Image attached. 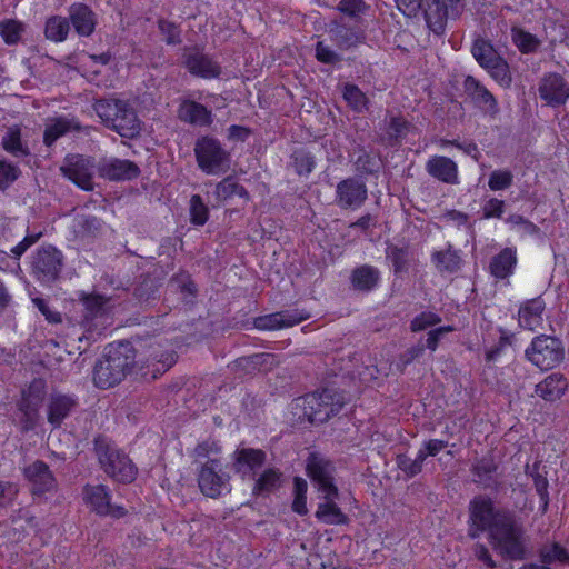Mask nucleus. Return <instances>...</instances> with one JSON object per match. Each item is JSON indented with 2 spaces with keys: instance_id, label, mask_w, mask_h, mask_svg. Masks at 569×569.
<instances>
[{
  "instance_id": "1",
  "label": "nucleus",
  "mask_w": 569,
  "mask_h": 569,
  "mask_svg": "<svg viewBox=\"0 0 569 569\" xmlns=\"http://www.w3.org/2000/svg\"><path fill=\"white\" fill-rule=\"evenodd\" d=\"M176 362V353L162 350L159 345H150L146 357L136 360V351L129 342L108 347L104 356L93 369V382L100 389H109L121 382L136 367L144 379H157Z\"/></svg>"
},
{
  "instance_id": "2",
  "label": "nucleus",
  "mask_w": 569,
  "mask_h": 569,
  "mask_svg": "<svg viewBox=\"0 0 569 569\" xmlns=\"http://www.w3.org/2000/svg\"><path fill=\"white\" fill-rule=\"evenodd\" d=\"M470 536L488 531L493 550L510 560H521L526 556L523 526L516 513L506 508H496L489 497L478 496L470 502Z\"/></svg>"
},
{
  "instance_id": "3",
  "label": "nucleus",
  "mask_w": 569,
  "mask_h": 569,
  "mask_svg": "<svg viewBox=\"0 0 569 569\" xmlns=\"http://www.w3.org/2000/svg\"><path fill=\"white\" fill-rule=\"evenodd\" d=\"M93 109L102 122L123 138H134L140 132L136 111L127 102L116 99L98 100Z\"/></svg>"
},
{
  "instance_id": "4",
  "label": "nucleus",
  "mask_w": 569,
  "mask_h": 569,
  "mask_svg": "<svg viewBox=\"0 0 569 569\" xmlns=\"http://www.w3.org/2000/svg\"><path fill=\"white\" fill-rule=\"evenodd\" d=\"M94 449L104 472L113 480L130 483L136 479L137 467L131 459L104 438H97Z\"/></svg>"
},
{
  "instance_id": "5",
  "label": "nucleus",
  "mask_w": 569,
  "mask_h": 569,
  "mask_svg": "<svg viewBox=\"0 0 569 569\" xmlns=\"http://www.w3.org/2000/svg\"><path fill=\"white\" fill-rule=\"evenodd\" d=\"M305 415L312 423H322L340 412L346 397L335 388H323L303 398Z\"/></svg>"
},
{
  "instance_id": "6",
  "label": "nucleus",
  "mask_w": 569,
  "mask_h": 569,
  "mask_svg": "<svg viewBox=\"0 0 569 569\" xmlns=\"http://www.w3.org/2000/svg\"><path fill=\"white\" fill-rule=\"evenodd\" d=\"M230 475L223 469L220 459H209L197 467V482L200 492L218 499L231 492Z\"/></svg>"
},
{
  "instance_id": "7",
  "label": "nucleus",
  "mask_w": 569,
  "mask_h": 569,
  "mask_svg": "<svg viewBox=\"0 0 569 569\" xmlns=\"http://www.w3.org/2000/svg\"><path fill=\"white\" fill-rule=\"evenodd\" d=\"M525 356L528 361L539 369L550 370L565 359L563 343L553 336L540 335L532 339L525 351Z\"/></svg>"
},
{
  "instance_id": "8",
  "label": "nucleus",
  "mask_w": 569,
  "mask_h": 569,
  "mask_svg": "<svg viewBox=\"0 0 569 569\" xmlns=\"http://www.w3.org/2000/svg\"><path fill=\"white\" fill-rule=\"evenodd\" d=\"M63 254L53 246H42L32 256L31 273L43 286H51L61 274Z\"/></svg>"
},
{
  "instance_id": "9",
  "label": "nucleus",
  "mask_w": 569,
  "mask_h": 569,
  "mask_svg": "<svg viewBox=\"0 0 569 569\" xmlns=\"http://www.w3.org/2000/svg\"><path fill=\"white\" fill-rule=\"evenodd\" d=\"M199 168L207 174H219L229 169L230 156L221 143L213 138L203 137L194 147Z\"/></svg>"
},
{
  "instance_id": "10",
  "label": "nucleus",
  "mask_w": 569,
  "mask_h": 569,
  "mask_svg": "<svg viewBox=\"0 0 569 569\" xmlns=\"http://www.w3.org/2000/svg\"><path fill=\"white\" fill-rule=\"evenodd\" d=\"M98 163L94 158L83 154H68L60 171L63 177L72 181L77 187L84 191L94 189L93 177L97 171Z\"/></svg>"
},
{
  "instance_id": "11",
  "label": "nucleus",
  "mask_w": 569,
  "mask_h": 569,
  "mask_svg": "<svg viewBox=\"0 0 569 569\" xmlns=\"http://www.w3.org/2000/svg\"><path fill=\"white\" fill-rule=\"evenodd\" d=\"M306 471L319 492L336 493L335 466L331 461L318 453H310L307 459Z\"/></svg>"
},
{
  "instance_id": "12",
  "label": "nucleus",
  "mask_w": 569,
  "mask_h": 569,
  "mask_svg": "<svg viewBox=\"0 0 569 569\" xmlns=\"http://www.w3.org/2000/svg\"><path fill=\"white\" fill-rule=\"evenodd\" d=\"M463 8L462 0H432L425 10L426 22L436 34L445 31L447 20L457 18Z\"/></svg>"
},
{
  "instance_id": "13",
  "label": "nucleus",
  "mask_w": 569,
  "mask_h": 569,
  "mask_svg": "<svg viewBox=\"0 0 569 569\" xmlns=\"http://www.w3.org/2000/svg\"><path fill=\"white\" fill-rule=\"evenodd\" d=\"M43 397L44 390L41 382H33L27 389L22 390L18 409L23 415V430L28 431L36 427Z\"/></svg>"
},
{
  "instance_id": "14",
  "label": "nucleus",
  "mask_w": 569,
  "mask_h": 569,
  "mask_svg": "<svg viewBox=\"0 0 569 569\" xmlns=\"http://www.w3.org/2000/svg\"><path fill=\"white\" fill-rule=\"evenodd\" d=\"M538 92L548 106L559 107L569 98V83L560 73H546L539 82Z\"/></svg>"
},
{
  "instance_id": "15",
  "label": "nucleus",
  "mask_w": 569,
  "mask_h": 569,
  "mask_svg": "<svg viewBox=\"0 0 569 569\" xmlns=\"http://www.w3.org/2000/svg\"><path fill=\"white\" fill-rule=\"evenodd\" d=\"M83 497L98 515L112 518H121L126 515L123 507L110 502V492L104 485H87L83 488Z\"/></svg>"
},
{
  "instance_id": "16",
  "label": "nucleus",
  "mask_w": 569,
  "mask_h": 569,
  "mask_svg": "<svg viewBox=\"0 0 569 569\" xmlns=\"http://www.w3.org/2000/svg\"><path fill=\"white\" fill-rule=\"evenodd\" d=\"M367 196L366 183L356 178L345 179L336 188V203L341 209H358Z\"/></svg>"
},
{
  "instance_id": "17",
  "label": "nucleus",
  "mask_w": 569,
  "mask_h": 569,
  "mask_svg": "<svg viewBox=\"0 0 569 569\" xmlns=\"http://www.w3.org/2000/svg\"><path fill=\"white\" fill-rule=\"evenodd\" d=\"M97 171L101 178L111 181L132 180L140 174V169L133 161L119 158L100 159Z\"/></svg>"
},
{
  "instance_id": "18",
  "label": "nucleus",
  "mask_w": 569,
  "mask_h": 569,
  "mask_svg": "<svg viewBox=\"0 0 569 569\" xmlns=\"http://www.w3.org/2000/svg\"><path fill=\"white\" fill-rule=\"evenodd\" d=\"M308 318L309 313L303 310L288 309L257 317L253 325L259 330H279L299 325Z\"/></svg>"
},
{
  "instance_id": "19",
  "label": "nucleus",
  "mask_w": 569,
  "mask_h": 569,
  "mask_svg": "<svg viewBox=\"0 0 569 569\" xmlns=\"http://www.w3.org/2000/svg\"><path fill=\"white\" fill-rule=\"evenodd\" d=\"M79 401L76 396L52 392L47 401V419L53 428H59L64 419L78 408Z\"/></svg>"
},
{
  "instance_id": "20",
  "label": "nucleus",
  "mask_w": 569,
  "mask_h": 569,
  "mask_svg": "<svg viewBox=\"0 0 569 569\" xmlns=\"http://www.w3.org/2000/svg\"><path fill=\"white\" fill-rule=\"evenodd\" d=\"M328 34L331 40L340 50H349L365 39L363 31L353 22L351 26H347L342 19L332 20L328 26Z\"/></svg>"
},
{
  "instance_id": "21",
  "label": "nucleus",
  "mask_w": 569,
  "mask_h": 569,
  "mask_svg": "<svg viewBox=\"0 0 569 569\" xmlns=\"http://www.w3.org/2000/svg\"><path fill=\"white\" fill-rule=\"evenodd\" d=\"M23 475L31 483V492L33 495H43L56 489L57 480L52 475L49 466L36 460L23 469Z\"/></svg>"
},
{
  "instance_id": "22",
  "label": "nucleus",
  "mask_w": 569,
  "mask_h": 569,
  "mask_svg": "<svg viewBox=\"0 0 569 569\" xmlns=\"http://www.w3.org/2000/svg\"><path fill=\"white\" fill-rule=\"evenodd\" d=\"M465 93L482 111L495 116L498 113V102L493 94L472 76H467L463 81Z\"/></svg>"
},
{
  "instance_id": "23",
  "label": "nucleus",
  "mask_w": 569,
  "mask_h": 569,
  "mask_svg": "<svg viewBox=\"0 0 569 569\" xmlns=\"http://www.w3.org/2000/svg\"><path fill=\"white\" fill-rule=\"evenodd\" d=\"M184 64L190 73L201 78H217L220 76L221 68L212 58L198 50H186Z\"/></svg>"
},
{
  "instance_id": "24",
  "label": "nucleus",
  "mask_w": 569,
  "mask_h": 569,
  "mask_svg": "<svg viewBox=\"0 0 569 569\" xmlns=\"http://www.w3.org/2000/svg\"><path fill=\"white\" fill-rule=\"evenodd\" d=\"M426 171L430 177L443 183L457 184L459 182L458 166L448 157L432 156L426 162Z\"/></svg>"
},
{
  "instance_id": "25",
  "label": "nucleus",
  "mask_w": 569,
  "mask_h": 569,
  "mask_svg": "<svg viewBox=\"0 0 569 569\" xmlns=\"http://www.w3.org/2000/svg\"><path fill=\"white\" fill-rule=\"evenodd\" d=\"M471 472L473 482L485 489L497 488L499 485L498 463L491 453L478 459L472 465Z\"/></svg>"
},
{
  "instance_id": "26",
  "label": "nucleus",
  "mask_w": 569,
  "mask_h": 569,
  "mask_svg": "<svg viewBox=\"0 0 569 569\" xmlns=\"http://www.w3.org/2000/svg\"><path fill=\"white\" fill-rule=\"evenodd\" d=\"M69 23L71 22L76 32L81 37H89L96 28V14L84 3H73L68 9Z\"/></svg>"
},
{
  "instance_id": "27",
  "label": "nucleus",
  "mask_w": 569,
  "mask_h": 569,
  "mask_svg": "<svg viewBox=\"0 0 569 569\" xmlns=\"http://www.w3.org/2000/svg\"><path fill=\"white\" fill-rule=\"evenodd\" d=\"M236 472L242 477L251 476L256 469L260 468L266 461V452L261 449L242 448L233 453Z\"/></svg>"
},
{
  "instance_id": "28",
  "label": "nucleus",
  "mask_w": 569,
  "mask_h": 569,
  "mask_svg": "<svg viewBox=\"0 0 569 569\" xmlns=\"http://www.w3.org/2000/svg\"><path fill=\"white\" fill-rule=\"evenodd\" d=\"M321 495L323 502L318 505L317 511L315 513L316 518L326 525L347 523L348 517L336 503V500L339 498L338 489L336 490L335 495H329L328 492H323Z\"/></svg>"
},
{
  "instance_id": "29",
  "label": "nucleus",
  "mask_w": 569,
  "mask_h": 569,
  "mask_svg": "<svg viewBox=\"0 0 569 569\" xmlns=\"http://www.w3.org/2000/svg\"><path fill=\"white\" fill-rule=\"evenodd\" d=\"M545 309L546 302L541 297L525 301L518 311L520 326L528 330H535L540 327Z\"/></svg>"
},
{
  "instance_id": "30",
  "label": "nucleus",
  "mask_w": 569,
  "mask_h": 569,
  "mask_svg": "<svg viewBox=\"0 0 569 569\" xmlns=\"http://www.w3.org/2000/svg\"><path fill=\"white\" fill-rule=\"evenodd\" d=\"M178 118L183 122L199 127L209 126L212 122L211 111L192 100L181 102L178 109Z\"/></svg>"
},
{
  "instance_id": "31",
  "label": "nucleus",
  "mask_w": 569,
  "mask_h": 569,
  "mask_svg": "<svg viewBox=\"0 0 569 569\" xmlns=\"http://www.w3.org/2000/svg\"><path fill=\"white\" fill-rule=\"evenodd\" d=\"M82 126L76 118L59 117L52 119L43 132V143L51 147L59 138L71 131H81Z\"/></svg>"
},
{
  "instance_id": "32",
  "label": "nucleus",
  "mask_w": 569,
  "mask_h": 569,
  "mask_svg": "<svg viewBox=\"0 0 569 569\" xmlns=\"http://www.w3.org/2000/svg\"><path fill=\"white\" fill-rule=\"evenodd\" d=\"M431 262L440 273H455L460 269L462 258L459 250L447 243L445 249L431 253Z\"/></svg>"
},
{
  "instance_id": "33",
  "label": "nucleus",
  "mask_w": 569,
  "mask_h": 569,
  "mask_svg": "<svg viewBox=\"0 0 569 569\" xmlns=\"http://www.w3.org/2000/svg\"><path fill=\"white\" fill-rule=\"evenodd\" d=\"M381 274L378 268L362 264L352 270L350 281L353 289L368 292L378 286Z\"/></svg>"
},
{
  "instance_id": "34",
  "label": "nucleus",
  "mask_w": 569,
  "mask_h": 569,
  "mask_svg": "<svg viewBox=\"0 0 569 569\" xmlns=\"http://www.w3.org/2000/svg\"><path fill=\"white\" fill-rule=\"evenodd\" d=\"M567 379L559 373H552L536 386V393L546 401H556L567 390Z\"/></svg>"
},
{
  "instance_id": "35",
  "label": "nucleus",
  "mask_w": 569,
  "mask_h": 569,
  "mask_svg": "<svg viewBox=\"0 0 569 569\" xmlns=\"http://www.w3.org/2000/svg\"><path fill=\"white\" fill-rule=\"evenodd\" d=\"M517 264L516 250L505 248L490 261V273L497 279H506L512 274Z\"/></svg>"
},
{
  "instance_id": "36",
  "label": "nucleus",
  "mask_w": 569,
  "mask_h": 569,
  "mask_svg": "<svg viewBox=\"0 0 569 569\" xmlns=\"http://www.w3.org/2000/svg\"><path fill=\"white\" fill-rule=\"evenodd\" d=\"M386 137L382 138L389 146L401 141L409 132L411 124L402 116L387 114L385 120Z\"/></svg>"
},
{
  "instance_id": "37",
  "label": "nucleus",
  "mask_w": 569,
  "mask_h": 569,
  "mask_svg": "<svg viewBox=\"0 0 569 569\" xmlns=\"http://www.w3.org/2000/svg\"><path fill=\"white\" fill-rule=\"evenodd\" d=\"M278 363L272 353H254L248 357H241L234 361V367L241 368L251 373L254 370L267 371Z\"/></svg>"
},
{
  "instance_id": "38",
  "label": "nucleus",
  "mask_w": 569,
  "mask_h": 569,
  "mask_svg": "<svg viewBox=\"0 0 569 569\" xmlns=\"http://www.w3.org/2000/svg\"><path fill=\"white\" fill-rule=\"evenodd\" d=\"M81 302L83 307L81 325L91 328L92 321L103 316L107 299L100 295H83Z\"/></svg>"
},
{
  "instance_id": "39",
  "label": "nucleus",
  "mask_w": 569,
  "mask_h": 569,
  "mask_svg": "<svg viewBox=\"0 0 569 569\" xmlns=\"http://www.w3.org/2000/svg\"><path fill=\"white\" fill-rule=\"evenodd\" d=\"M412 252L409 247H398L388 243L386 248V259L392 264L395 274L407 273L409 270Z\"/></svg>"
},
{
  "instance_id": "40",
  "label": "nucleus",
  "mask_w": 569,
  "mask_h": 569,
  "mask_svg": "<svg viewBox=\"0 0 569 569\" xmlns=\"http://www.w3.org/2000/svg\"><path fill=\"white\" fill-rule=\"evenodd\" d=\"M2 148L10 154L17 158L27 157L30 154L29 147L22 142L21 130L19 127H10L6 134L2 137Z\"/></svg>"
},
{
  "instance_id": "41",
  "label": "nucleus",
  "mask_w": 569,
  "mask_h": 569,
  "mask_svg": "<svg viewBox=\"0 0 569 569\" xmlns=\"http://www.w3.org/2000/svg\"><path fill=\"white\" fill-rule=\"evenodd\" d=\"M282 473L274 468L264 470L256 480L252 492L256 496H268L280 487Z\"/></svg>"
},
{
  "instance_id": "42",
  "label": "nucleus",
  "mask_w": 569,
  "mask_h": 569,
  "mask_svg": "<svg viewBox=\"0 0 569 569\" xmlns=\"http://www.w3.org/2000/svg\"><path fill=\"white\" fill-rule=\"evenodd\" d=\"M70 31L69 19L61 16H51L44 24V36L53 42H62Z\"/></svg>"
},
{
  "instance_id": "43",
  "label": "nucleus",
  "mask_w": 569,
  "mask_h": 569,
  "mask_svg": "<svg viewBox=\"0 0 569 569\" xmlns=\"http://www.w3.org/2000/svg\"><path fill=\"white\" fill-rule=\"evenodd\" d=\"M471 53L477 62L483 68L487 69L495 62H497L501 57L496 51L493 46L483 39H477L471 48Z\"/></svg>"
},
{
  "instance_id": "44",
  "label": "nucleus",
  "mask_w": 569,
  "mask_h": 569,
  "mask_svg": "<svg viewBox=\"0 0 569 569\" xmlns=\"http://www.w3.org/2000/svg\"><path fill=\"white\" fill-rule=\"evenodd\" d=\"M290 164L299 176H308L316 167L312 153L305 148L296 149L290 156Z\"/></svg>"
},
{
  "instance_id": "45",
  "label": "nucleus",
  "mask_w": 569,
  "mask_h": 569,
  "mask_svg": "<svg viewBox=\"0 0 569 569\" xmlns=\"http://www.w3.org/2000/svg\"><path fill=\"white\" fill-rule=\"evenodd\" d=\"M101 228V221L93 216H77L73 220V231L79 238L96 236Z\"/></svg>"
},
{
  "instance_id": "46",
  "label": "nucleus",
  "mask_w": 569,
  "mask_h": 569,
  "mask_svg": "<svg viewBox=\"0 0 569 569\" xmlns=\"http://www.w3.org/2000/svg\"><path fill=\"white\" fill-rule=\"evenodd\" d=\"M168 288L173 292H179L186 302H190L197 293L196 284L188 274L171 278Z\"/></svg>"
},
{
  "instance_id": "47",
  "label": "nucleus",
  "mask_w": 569,
  "mask_h": 569,
  "mask_svg": "<svg viewBox=\"0 0 569 569\" xmlns=\"http://www.w3.org/2000/svg\"><path fill=\"white\" fill-rule=\"evenodd\" d=\"M342 94L343 99L353 111L363 112L367 110L368 98L356 84L346 83Z\"/></svg>"
},
{
  "instance_id": "48",
  "label": "nucleus",
  "mask_w": 569,
  "mask_h": 569,
  "mask_svg": "<svg viewBox=\"0 0 569 569\" xmlns=\"http://www.w3.org/2000/svg\"><path fill=\"white\" fill-rule=\"evenodd\" d=\"M307 491H308V483L307 481L301 477H295L293 478V501H292V510L300 515L305 516L308 513L307 508Z\"/></svg>"
},
{
  "instance_id": "49",
  "label": "nucleus",
  "mask_w": 569,
  "mask_h": 569,
  "mask_svg": "<svg viewBox=\"0 0 569 569\" xmlns=\"http://www.w3.org/2000/svg\"><path fill=\"white\" fill-rule=\"evenodd\" d=\"M511 37L513 43L522 53L533 52L540 44V41L533 34L518 27L511 28Z\"/></svg>"
},
{
  "instance_id": "50",
  "label": "nucleus",
  "mask_w": 569,
  "mask_h": 569,
  "mask_svg": "<svg viewBox=\"0 0 569 569\" xmlns=\"http://www.w3.org/2000/svg\"><path fill=\"white\" fill-rule=\"evenodd\" d=\"M540 561L543 566H550L555 561L569 563V553L559 543L543 546L539 551Z\"/></svg>"
},
{
  "instance_id": "51",
  "label": "nucleus",
  "mask_w": 569,
  "mask_h": 569,
  "mask_svg": "<svg viewBox=\"0 0 569 569\" xmlns=\"http://www.w3.org/2000/svg\"><path fill=\"white\" fill-rule=\"evenodd\" d=\"M23 32L24 24L18 20L7 19L0 22V34L9 46L17 44Z\"/></svg>"
},
{
  "instance_id": "52",
  "label": "nucleus",
  "mask_w": 569,
  "mask_h": 569,
  "mask_svg": "<svg viewBox=\"0 0 569 569\" xmlns=\"http://www.w3.org/2000/svg\"><path fill=\"white\" fill-rule=\"evenodd\" d=\"M209 218V209L199 194L190 199V221L196 226H203Z\"/></svg>"
},
{
  "instance_id": "53",
  "label": "nucleus",
  "mask_w": 569,
  "mask_h": 569,
  "mask_svg": "<svg viewBox=\"0 0 569 569\" xmlns=\"http://www.w3.org/2000/svg\"><path fill=\"white\" fill-rule=\"evenodd\" d=\"M337 9L357 23L361 14L368 9V6L363 0H340Z\"/></svg>"
},
{
  "instance_id": "54",
  "label": "nucleus",
  "mask_w": 569,
  "mask_h": 569,
  "mask_svg": "<svg viewBox=\"0 0 569 569\" xmlns=\"http://www.w3.org/2000/svg\"><path fill=\"white\" fill-rule=\"evenodd\" d=\"M220 452V447L216 441L206 440L201 443H198L193 449L194 463L197 467L200 466L201 462H204L209 459H217L216 456Z\"/></svg>"
},
{
  "instance_id": "55",
  "label": "nucleus",
  "mask_w": 569,
  "mask_h": 569,
  "mask_svg": "<svg viewBox=\"0 0 569 569\" xmlns=\"http://www.w3.org/2000/svg\"><path fill=\"white\" fill-rule=\"evenodd\" d=\"M513 174L509 170H493L488 180V187L491 191L506 190L511 187Z\"/></svg>"
},
{
  "instance_id": "56",
  "label": "nucleus",
  "mask_w": 569,
  "mask_h": 569,
  "mask_svg": "<svg viewBox=\"0 0 569 569\" xmlns=\"http://www.w3.org/2000/svg\"><path fill=\"white\" fill-rule=\"evenodd\" d=\"M533 486H535L537 495L540 498L539 511L541 512V515H545L549 507V492H548L549 482L545 476H542L540 473H536V475H533Z\"/></svg>"
},
{
  "instance_id": "57",
  "label": "nucleus",
  "mask_w": 569,
  "mask_h": 569,
  "mask_svg": "<svg viewBox=\"0 0 569 569\" xmlns=\"http://www.w3.org/2000/svg\"><path fill=\"white\" fill-rule=\"evenodd\" d=\"M316 59L326 64H337L342 60V57L332 50L328 44L323 41H318L315 48Z\"/></svg>"
},
{
  "instance_id": "58",
  "label": "nucleus",
  "mask_w": 569,
  "mask_h": 569,
  "mask_svg": "<svg viewBox=\"0 0 569 569\" xmlns=\"http://www.w3.org/2000/svg\"><path fill=\"white\" fill-rule=\"evenodd\" d=\"M20 176V169L6 160H0V190H6Z\"/></svg>"
},
{
  "instance_id": "59",
  "label": "nucleus",
  "mask_w": 569,
  "mask_h": 569,
  "mask_svg": "<svg viewBox=\"0 0 569 569\" xmlns=\"http://www.w3.org/2000/svg\"><path fill=\"white\" fill-rule=\"evenodd\" d=\"M486 70L489 71L491 77L502 86H509L511 77L509 72L508 63L503 58H500L497 62L488 67Z\"/></svg>"
},
{
  "instance_id": "60",
  "label": "nucleus",
  "mask_w": 569,
  "mask_h": 569,
  "mask_svg": "<svg viewBox=\"0 0 569 569\" xmlns=\"http://www.w3.org/2000/svg\"><path fill=\"white\" fill-rule=\"evenodd\" d=\"M158 24L163 40L168 44L174 46L181 42V31L176 23L161 19Z\"/></svg>"
},
{
  "instance_id": "61",
  "label": "nucleus",
  "mask_w": 569,
  "mask_h": 569,
  "mask_svg": "<svg viewBox=\"0 0 569 569\" xmlns=\"http://www.w3.org/2000/svg\"><path fill=\"white\" fill-rule=\"evenodd\" d=\"M506 222L517 228V231L521 234H536L539 231V228L535 223L520 214H510Z\"/></svg>"
},
{
  "instance_id": "62",
  "label": "nucleus",
  "mask_w": 569,
  "mask_h": 569,
  "mask_svg": "<svg viewBox=\"0 0 569 569\" xmlns=\"http://www.w3.org/2000/svg\"><path fill=\"white\" fill-rule=\"evenodd\" d=\"M441 321L440 317L432 312H422L419 316L415 317L411 321V330L413 332L421 331L427 329L428 327L435 326Z\"/></svg>"
},
{
  "instance_id": "63",
  "label": "nucleus",
  "mask_w": 569,
  "mask_h": 569,
  "mask_svg": "<svg viewBox=\"0 0 569 569\" xmlns=\"http://www.w3.org/2000/svg\"><path fill=\"white\" fill-rule=\"evenodd\" d=\"M19 488L10 481H0V508L10 506L17 498Z\"/></svg>"
},
{
  "instance_id": "64",
  "label": "nucleus",
  "mask_w": 569,
  "mask_h": 569,
  "mask_svg": "<svg viewBox=\"0 0 569 569\" xmlns=\"http://www.w3.org/2000/svg\"><path fill=\"white\" fill-rule=\"evenodd\" d=\"M505 212V201L497 198H490L482 207L485 219L501 218Z\"/></svg>"
}]
</instances>
